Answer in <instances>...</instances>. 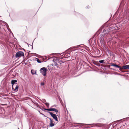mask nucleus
Segmentation results:
<instances>
[{
    "instance_id": "1",
    "label": "nucleus",
    "mask_w": 129,
    "mask_h": 129,
    "mask_svg": "<svg viewBox=\"0 0 129 129\" xmlns=\"http://www.w3.org/2000/svg\"><path fill=\"white\" fill-rule=\"evenodd\" d=\"M40 72L44 76L46 75V72L47 71V69L45 67L41 68L40 70Z\"/></svg>"
},
{
    "instance_id": "2",
    "label": "nucleus",
    "mask_w": 129,
    "mask_h": 129,
    "mask_svg": "<svg viewBox=\"0 0 129 129\" xmlns=\"http://www.w3.org/2000/svg\"><path fill=\"white\" fill-rule=\"evenodd\" d=\"M24 53L22 51H19L16 54L15 57L17 58L19 57H21L24 55Z\"/></svg>"
},
{
    "instance_id": "3",
    "label": "nucleus",
    "mask_w": 129,
    "mask_h": 129,
    "mask_svg": "<svg viewBox=\"0 0 129 129\" xmlns=\"http://www.w3.org/2000/svg\"><path fill=\"white\" fill-rule=\"evenodd\" d=\"M63 62L61 60H56V62L55 63V65L58 67L59 65L63 63Z\"/></svg>"
},
{
    "instance_id": "4",
    "label": "nucleus",
    "mask_w": 129,
    "mask_h": 129,
    "mask_svg": "<svg viewBox=\"0 0 129 129\" xmlns=\"http://www.w3.org/2000/svg\"><path fill=\"white\" fill-rule=\"evenodd\" d=\"M51 115L52 117L56 121H58L57 118L56 114H53L51 112L49 113Z\"/></svg>"
},
{
    "instance_id": "5",
    "label": "nucleus",
    "mask_w": 129,
    "mask_h": 129,
    "mask_svg": "<svg viewBox=\"0 0 129 129\" xmlns=\"http://www.w3.org/2000/svg\"><path fill=\"white\" fill-rule=\"evenodd\" d=\"M45 110L49 111H54L56 112V113L57 114L58 112V110L55 108H51L48 109H45Z\"/></svg>"
},
{
    "instance_id": "6",
    "label": "nucleus",
    "mask_w": 129,
    "mask_h": 129,
    "mask_svg": "<svg viewBox=\"0 0 129 129\" xmlns=\"http://www.w3.org/2000/svg\"><path fill=\"white\" fill-rule=\"evenodd\" d=\"M17 81L16 80H13L11 81V83L12 84V88L13 89H14V87L15 85L16 84L15 83Z\"/></svg>"
},
{
    "instance_id": "7",
    "label": "nucleus",
    "mask_w": 129,
    "mask_h": 129,
    "mask_svg": "<svg viewBox=\"0 0 129 129\" xmlns=\"http://www.w3.org/2000/svg\"><path fill=\"white\" fill-rule=\"evenodd\" d=\"M111 66H113L117 68H119L120 70H121V67L119 66L118 65H116V64H112L111 65Z\"/></svg>"
},
{
    "instance_id": "8",
    "label": "nucleus",
    "mask_w": 129,
    "mask_h": 129,
    "mask_svg": "<svg viewBox=\"0 0 129 129\" xmlns=\"http://www.w3.org/2000/svg\"><path fill=\"white\" fill-rule=\"evenodd\" d=\"M49 119L50 120V126L51 127H52L54 126V124L53 123V121L50 118H49Z\"/></svg>"
},
{
    "instance_id": "9",
    "label": "nucleus",
    "mask_w": 129,
    "mask_h": 129,
    "mask_svg": "<svg viewBox=\"0 0 129 129\" xmlns=\"http://www.w3.org/2000/svg\"><path fill=\"white\" fill-rule=\"evenodd\" d=\"M123 69H129V65H127L122 66L121 67V70Z\"/></svg>"
},
{
    "instance_id": "10",
    "label": "nucleus",
    "mask_w": 129,
    "mask_h": 129,
    "mask_svg": "<svg viewBox=\"0 0 129 129\" xmlns=\"http://www.w3.org/2000/svg\"><path fill=\"white\" fill-rule=\"evenodd\" d=\"M31 73L32 75H34V74H36V71L34 70H32L31 72Z\"/></svg>"
},
{
    "instance_id": "11",
    "label": "nucleus",
    "mask_w": 129,
    "mask_h": 129,
    "mask_svg": "<svg viewBox=\"0 0 129 129\" xmlns=\"http://www.w3.org/2000/svg\"><path fill=\"white\" fill-rule=\"evenodd\" d=\"M18 88V87L17 84H16L15 85L14 87V89H13L14 90V91H16V89H17Z\"/></svg>"
},
{
    "instance_id": "12",
    "label": "nucleus",
    "mask_w": 129,
    "mask_h": 129,
    "mask_svg": "<svg viewBox=\"0 0 129 129\" xmlns=\"http://www.w3.org/2000/svg\"><path fill=\"white\" fill-rule=\"evenodd\" d=\"M36 59H37V62H38V63H41V61H40V60L38 58H36Z\"/></svg>"
},
{
    "instance_id": "13",
    "label": "nucleus",
    "mask_w": 129,
    "mask_h": 129,
    "mask_svg": "<svg viewBox=\"0 0 129 129\" xmlns=\"http://www.w3.org/2000/svg\"><path fill=\"white\" fill-rule=\"evenodd\" d=\"M46 105L48 107H49V104L48 103H46Z\"/></svg>"
},
{
    "instance_id": "14",
    "label": "nucleus",
    "mask_w": 129,
    "mask_h": 129,
    "mask_svg": "<svg viewBox=\"0 0 129 129\" xmlns=\"http://www.w3.org/2000/svg\"><path fill=\"white\" fill-rule=\"evenodd\" d=\"M104 61V60H100L99 62L101 63H103Z\"/></svg>"
},
{
    "instance_id": "15",
    "label": "nucleus",
    "mask_w": 129,
    "mask_h": 129,
    "mask_svg": "<svg viewBox=\"0 0 129 129\" xmlns=\"http://www.w3.org/2000/svg\"><path fill=\"white\" fill-rule=\"evenodd\" d=\"M44 85V83L43 82H41V85L42 86Z\"/></svg>"
},
{
    "instance_id": "16",
    "label": "nucleus",
    "mask_w": 129,
    "mask_h": 129,
    "mask_svg": "<svg viewBox=\"0 0 129 129\" xmlns=\"http://www.w3.org/2000/svg\"><path fill=\"white\" fill-rule=\"evenodd\" d=\"M80 45L76 46L74 47L73 48H78L79 47Z\"/></svg>"
},
{
    "instance_id": "17",
    "label": "nucleus",
    "mask_w": 129,
    "mask_h": 129,
    "mask_svg": "<svg viewBox=\"0 0 129 129\" xmlns=\"http://www.w3.org/2000/svg\"><path fill=\"white\" fill-rule=\"evenodd\" d=\"M69 54H68V55H67V56H68L67 57H69Z\"/></svg>"
},
{
    "instance_id": "18",
    "label": "nucleus",
    "mask_w": 129,
    "mask_h": 129,
    "mask_svg": "<svg viewBox=\"0 0 129 129\" xmlns=\"http://www.w3.org/2000/svg\"><path fill=\"white\" fill-rule=\"evenodd\" d=\"M54 59H53V61L54 62Z\"/></svg>"
},
{
    "instance_id": "19",
    "label": "nucleus",
    "mask_w": 129,
    "mask_h": 129,
    "mask_svg": "<svg viewBox=\"0 0 129 129\" xmlns=\"http://www.w3.org/2000/svg\"><path fill=\"white\" fill-rule=\"evenodd\" d=\"M18 129H20L19 128H18Z\"/></svg>"
}]
</instances>
